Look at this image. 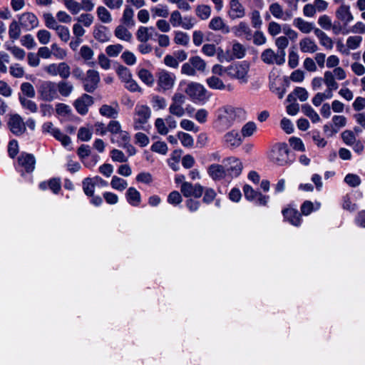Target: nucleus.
<instances>
[{"label":"nucleus","mask_w":365,"mask_h":365,"mask_svg":"<svg viewBox=\"0 0 365 365\" xmlns=\"http://www.w3.org/2000/svg\"><path fill=\"white\" fill-rule=\"evenodd\" d=\"M245 114V110L241 108H235L231 106L221 107L215 112L213 127L219 132L225 131L233 125L237 118Z\"/></svg>","instance_id":"obj_1"},{"label":"nucleus","mask_w":365,"mask_h":365,"mask_svg":"<svg viewBox=\"0 0 365 365\" xmlns=\"http://www.w3.org/2000/svg\"><path fill=\"white\" fill-rule=\"evenodd\" d=\"M269 160L275 165L284 166L290 163L289 158V148L285 143H279L274 145L269 155Z\"/></svg>","instance_id":"obj_2"},{"label":"nucleus","mask_w":365,"mask_h":365,"mask_svg":"<svg viewBox=\"0 0 365 365\" xmlns=\"http://www.w3.org/2000/svg\"><path fill=\"white\" fill-rule=\"evenodd\" d=\"M207 64L199 56H192L189 58L188 62L182 64L181 67V73L188 76H195L197 71L204 73L206 71Z\"/></svg>","instance_id":"obj_3"},{"label":"nucleus","mask_w":365,"mask_h":365,"mask_svg":"<svg viewBox=\"0 0 365 365\" xmlns=\"http://www.w3.org/2000/svg\"><path fill=\"white\" fill-rule=\"evenodd\" d=\"M250 66L245 61L232 63L228 66L227 76L237 80L241 83L248 82Z\"/></svg>","instance_id":"obj_4"},{"label":"nucleus","mask_w":365,"mask_h":365,"mask_svg":"<svg viewBox=\"0 0 365 365\" xmlns=\"http://www.w3.org/2000/svg\"><path fill=\"white\" fill-rule=\"evenodd\" d=\"M38 94L40 100L51 102L59 98L56 90V82L51 81H43L38 87Z\"/></svg>","instance_id":"obj_5"},{"label":"nucleus","mask_w":365,"mask_h":365,"mask_svg":"<svg viewBox=\"0 0 365 365\" xmlns=\"http://www.w3.org/2000/svg\"><path fill=\"white\" fill-rule=\"evenodd\" d=\"M151 116V110L146 105H137L134 110L133 128L135 130L144 129Z\"/></svg>","instance_id":"obj_6"},{"label":"nucleus","mask_w":365,"mask_h":365,"mask_svg":"<svg viewBox=\"0 0 365 365\" xmlns=\"http://www.w3.org/2000/svg\"><path fill=\"white\" fill-rule=\"evenodd\" d=\"M36 166V158L33 154L23 152L17 158L16 169L24 175V173H31Z\"/></svg>","instance_id":"obj_7"},{"label":"nucleus","mask_w":365,"mask_h":365,"mask_svg":"<svg viewBox=\"0 0 365 365\" xmlns=\"http://www.w3.org/2000/svg\"><path fill=\"white\" fill-rule=\"evenodd\" d=\"M185 93L193 101H205L209 98L207 91L203 85L197 82H190L187 84Z\"/></svg>","instance_id":"obj_8"},{"label":"nucleus","mask_w":365,"mask_h":365,"mask_svg":"<svg viewBox=\"0 0 365 365\" xmlns=\"http://www.w3.org/2000/svg\"><path fill=\"white\" fill-rule=\"evenodd\" d=\"M317 23L322 29L326 31L331 30L333 34L335 35L340 34H347L349 33V31L348 29H345L344 26H341L340 23H336V21L332 23L331 17L326 14L320 16L318 19Z\"/></svg>","instance_id":"obj_9"},{"label":"nucleus","mask_w":365,"mask_h":365,"mask_svg":"<svg viewBox=\"0 0 365 365\" xmlns=\"http://www.w3.org/2000/svg\"><path fill=\"white\" fill-rule=\"evenodd\" d=\"M113 143H117L119 147L126 150L130 156L136 153L135 148L130 143V136L128 132L122 130L110 139Z\"/></svg>","instance_id":"obj_10"},{"label":"nucleus","mask_w":365,"mask_h":365,"mask_svg":"<svg viewBox=\"0 0 365 365\" xmlns=\"http://www.w3.org/2000/svg\"><path fill=\"white\" fill-rule=\"evenodd\" d=\"M186 97L181 93H175L171 98V103L169 106L170 114L175 115L178 118L182 117L185 110L183 108V104L185 103Z\"/></svg>","instance_id":"obj_11"},{"label":"nucleus","mask_w":365,"mask_h":365,"mask_svg":"<svg viewBox=\"0 0 365 365\" xmlns=\"http://www.w3.org/2000/svg\"><path fill=\"white\" fill-rule=\"evenodd\" d=\"M159 90L163 92L171 90L175 83L176 76L166 70H160L157 74Z\"/></svg>","instance_id":"obj_12"},{"label":"nucleus","mask_w":365,"mask_h":365,"mask_svg":"<svg viewBox=\"0 0 365 365\" xmlns=\"http://www.w3.org/2000/svg\"><path fill=\"white\" fill-rule=\"evenodd\" d=\"M336 23H340L345 29L347 26L354 21V16L351 11L350 6L346 4H341L335 11Z\"/></svg>","instance_id":"obj_13"},{"label":"nucleus","mask_w":365,"mask_h":365,"mask_svg":"<svg viewBox=\"0 0 365 365\" xmlns=\"http://www.w3.org/2000/svg\"><path fill=\"white\" fill-rule=\"evenodd\" d=\"M261 60L268 65L277 64L281 66L285 62V57L279 52L275 53L272 48H266L260 56Z\"/></svg>","instance_id":"obj_14"},{"label":"nucleus","mask_w":365,"mask_h":365,"mask_svg":"<svg viewBox=\"0 0 365 365\" xmlns=\"http://www.w3.org/2000/svg\"><path fill=\"white\" fill-rule=\"evenodd\" d=\"M99 82V73L96 70L89 69L83 81V88L88 93H93L97 88Z\"/></svg>","instance_id":"obj_15"},{"label":"nucleus","mask_w":365,"mask_h":365,"mask_svg":"<svg viewBox=\"0 0 365 365\" xmlns=\"http://www.w3.org/2000/svg\"><path fill=\"white\" fill-rule=\"evenodd\" d=\"M180 192L185 197L199 198L204 192V187L199 183L192 184L189 182H183L180 186Z\"/></svg>","instance_id":"obj_16"},{"label":"nucleus","mask_w":365,"mask_h":365,"mask_svg":"<svg viewBox=\"0 0 365 365\" xmlns=\"http://www.w3.org/2000/svg\"><path fill=\"white\" fill-rule=\"evenodd\" d=\"M8 127L10 131L17 136L24 134L26 130V123L19 114H14L9 117Z\"/></svg>","instance_id":"obj_17"},{"label":"nucleus","mask_w":365,"mask_h":365,"mask_svg":"<svg viewBox=\"0 0 365 365\" xmlns=\"http://www.w3.org/2000/svg\"><path fill=\"white\" fill-rule=\"evenodd\" d=\"M222 143L225 146L232 150L241 145L242 138L237 130H231L223 135Z\"/></svg>","instance_id":"obj_18"},{"label":"nucleus","mask_w":365,"mask_h":365,"mask_svg":"<svg viewBox=\"0 0 365 365\" xmlns=\"http://www.w3.org/2000/svg\"><path fill=\"white\" fill-rule=\"evenodd\" d=\"M226 171L232 177H238L242 170V162L235 157H229L223 160Z\"/></svg>","instance_id":"obj_19"},{"label":"nucleus","mask_w":365,"mask_h":365,"mask_svg":"<svg viewBox=\"0 0 365 365\" xmlns=\"http://www.w3.org/2000/svg\"><path fill=\"white\" fill-rule=\"evenodd\" d=\"M230 32L237 38H244L246 40H251L252 31L249 24L245 21H240L230 29Z\"/></svg>","instance_id":"obj_20"},{"label":"nucleus","mask_w":365,"mask_h":365,"mask_svg":"<svg viewBox=\"0 0 365 365\" xmlns=\"http://www.w3.org/2000/svg\"><path fill=\"white\" fill-rule=\"evenodd\" d=\"M19 22L21 28L26 31H30L37 27L38 19L36 16L31 12H24L19 16Z\"/></svg>","instance_id":"obj_21"},{"label":"nucleus","mask_w":365,"mask_h":365,"mask_svg":"<svg viewBox=\"0 0 365 365\" xmlns=\"http://www.w3.org/2000/svg\"><path fill=\"white\" fill-rule=\"evenodd\" d=\"M227 14L232 20L242 19L246 14L245 8L239 0H230Z\"/></svg>","instance_id":"obj_22"},{"label":"nucleus","mask_w":365,"mask_h":365,"mask_svg":"<svg viewBox=\"0 0 365 365\" xmlns=\"http://www.w3.org/2000/svg\"><path fill=\"white\" fill-rule=\"evenodd\" d=\"M93 103V98L88 94H83L74 102V106L77 112L81 115H86L88 108Z\"/></svg>","instance_id":"obj_23"},{"label":"nucleus","mask_w":365,"mask_h":365,"mask_svg":"<svg viewBox=\"0 0 365 365\" xmlns=\"http://www.w3.org/2000/svg\"><path fill=\"white\" fill-rule=\"evenodd\" d=\"M120 106L118 102L114 101L111 104H103L99 108L100 114L107 118L115 119L118 117Z\"/></svg>","instance_id":"obj_24"},{"label":"nucleus","mask_w":365,"mask_h":365,"mask_svg":"<svg viewBox=\"0 0 365 365\" xmlns=\"http://www.w3.org/2000/svg\"><path fill=\"white\" fill-rule=\"evenodd\" d=\"M284 217L290 224L294 226L299 227L302 224L301 214L299 211L293 207H287L282 210Z\"/></svg>","instance_id":"obj_25"},{"label":"nucleus","mask_w":365,"mask_h":365,"mask_svg":"<svg viewBox=\"0 0 365 365\" xmlns=\"http://www.w3.org/2000/svg\"><path fill=\"white\" fill-rule=\"evenodd\" d=\"M270 14L277 19L287 21L292 19V14L290 12L283 11L282 6L277 2L272 3L269 6Z\"/></svg>","instance_id":"obj_26"},{"label":"nucleus","mask_w":365,"mask_h":365,"mask_svg":"<svg viewBox=\"0 0 365 365\" xmlns=\"http://www.w3.org/2000/svg\"><path fill=\"white\" fill-rule=\"evenodd\" d=\"M93 35L96 41L101 43L108 41L110 36L109 29L101 24H97L94 26Z\"/></svg>","instance_id":"obj_27"},{"label":"nucleus","mask_w":365,"mask_h":365,"mask_svg":"<svg viewBox=\"0 0 365 365\" xmlns=\"http://www.w3.org/2000/svg\"><path fill=\"white\" fill-rule=\"evenodd\" d=\"M209 29L213 31H221L224 34L230 32V28L227 26L224 20L220 16L212 18L209 23Z\"/></svg>","instance_id":"obj_28"},{"label":"nucleus","mask_w":365,"mask_h":365,"mask_svg":"<svg viewBox=\"0 0 365 365\" xmlns=\"http://www.w3.org/2000/svg\"><path fill=\"white\" fill-rule=\"evenodd\" d=\"M207 173L213 180H218L225 178L226 170L222 165L212 164L208 167Z\"/></svg>","instance_id":"obj_29"},{"label":"nucleus","mask_w":365,"mask_h":365,"mask_svg":"<svg viewBox=\"0 0 365 365\" xmlns=\"http://www.w3.org/2000/svg\"><path fill=\"white\" fill-rule=\"evenodd\" d=\"M300 50L303 53H314L318 50V46L316 42L309 37H305L300 40L299 43Z\"/></svg>","instance_id":"obj_30"},{"label":"nucleus","mask_w":365,"mask_h":365,"mask_svg":"<svg viewBox=\"0 0 365 365\" xmlns=\"http://www.w3.org/2000/svg\"><path fill=\"white\" fill-rule=\"evenodd\" d=\"M125 197L128 202L134 207H138L141 202L140 193L133 187H129L125 193Z\"/></svg>","instance_id":"obj_31"},{"label":"nucleus","mask_w":365,"mask_h":365,"mask_svg":"<svg viewBox=\"0 0 365 365\" xmlns=\"http://www.w3.org/2000/svg\"><path fill=\"white\" fill-rule=\"evenodd\" d=\"M56 86L58 94L63 97L69 96L73 91V86L69 81H61L56 83Z\"/></svg>","instance_id":"obj_32"},{"label":"nucleus","mask_w":365,"mask_h":365,"mask_svg":"<svg viewBox=\"0 0 365 365\" xmlns=\"http://www.w3.org/2000/svg\"><path fill=\"white\" fill-rule=\"evenodd\" d=\"M120 22L127 27H133L135 22L134 20V11L130 6H126L123 11Z\"/></svg>","instance_id":"obj_33"},{"label":"nucleus","mask_w":365,"mask_h":365,"mask_svg":"<svg viewBox=\"0 0 365 365\" xmlns=\"http://www.w3.org/2000/svg\"><path fill=\"white\" fill-rule=\"evenodd\" d=\"M115 36L122 41L130 42L133 38L132 34L127 26L123 24L118 25L114 31Z\"/></svg>","instance_id":"obj_34"},{"label":"nucleus","mask_w":365,"mask_h":365,"mask_svg":"<svg viewBox=\"0 0 365 365\" xmlns=\"http://www.w3.org/2000/svg\"><path fill=\"white\" fill-rule=\"evenodd\" d=\"M324 83L326 85L327 90L333 93L339 88V84L336 81V78L331 71H327L324 73Z\"/></svg>","instance_id":"obj_35"},{"label":"nucleus","mask_w":365,"mask_h":365,"mask_svg":"<svg viewBox=\"0 0 365 365\" xmlns=\"http://www.w3.org/2000/svg\"><path fill=\"white\" fill-rule=\"evenodd\" d=\"M293 25L304 34H309L314 29L312 23L306 21L302 18L294 19Z\"/></svg>","instance_id":"obj_36"},{"label":"nucleus","mask_w":365,"mask_h":365,"mask_svg":"<svg viewBox=\"0 0 365 365\" xmlns=\"http://www.w3.org/2000/svg\"><path fill=\"white\" fill-rule=\"evenodd\" d=\"M245 54H246L245 47L242 43H240L237 41H235L232 46V48L230 50L231 58L241 59L245 56Z\"/></svg>","instance_id":"obj_37"},{"label":"nucleus","mask_w":365,"mask_h":365,"mask_svg":"<svg viewBox=\"0 0 365 365\" xmlns=\"http://www.w3.org/2000/svg\"><path fill=\"white\" fill-rule=\"evenodd\" d=\"M302 113L307 116L313 123H317L320 121L319 114L314 110V108L309 104H304L302 106Z\"/></svg>","instance_id":"obj_38"},{"label":"nucleus","mask_w":365,"mask_h":365,"mask_svg":"<svg viewBox=\"0 0 365 365\" xmlns=\"http://www.w3.org/2000/svg\"><path fill=\"white\" fill-rule=\"evenodd\" d=\"M96 14L98 20L103 24H110L113 20L110 11L103 6H100L97 8Z\"/></svg>","instance_id":"obj_39"},{"label":"nucleus","mask_w":365,"mask_h":365,"mask_svg":"<svg viewBox=\"0 0 365 365\" xmlns=\"http://www.w3.org/2000/svg\"><path fill=\"white\" fill-rule=\"evenodd\" d=\"M206 83L207 86L212 89L225 90L227 88L223 81L215 76H212L207 78L206 79Z\"/></svg>","instance_id":"obj_40"},{"label":"nucleus","mask_w":365,"mask_h":365,"mask_svg":"<svg viewBox=\"0 0 365 365\" xmlns=\"http://www.w3.org/2000/svg\"><path fill=\"white\" fill-rule=\"evenodd\" d=\"M173 41L178 45L187 46L190 43V36L187 33L175 31H174Z\"/></svg>","instance_id":"obj_41"},{"label":"nucleus","mask_w":365,"mask_h":365,"mask_svg":"<svg viewBox=\"0 0 365 365\" xmlns=\"http://www.w3.org/2000/svg\"><path fill=\"white\" fill-rule=\"evenodd\" d=\"M321 204L316 202L315 204L309 200H306L303 202L301 206V212L302 215L307 216L314 210H317L320 208Z\"/></svg>","instance_id":"obj_42"},{"label":"nucleus","mask_w":365,"mask_h":365,"mask_svg":"<svg viewBox=\"0 0 365 365\" xmlns=\"http://www.w3.org/2000/svg\"><path fill=\"white\" fill-rule=\"evenodd\" d=\"M333 97V93L327 90L324 92H318L312 98V103L315 106H319L322 103L326 100L331 99Z\"/></svg>","instance_id":"obj_43"},{"label":"nucleus","mask_w":365,"mask_h":365,"mask_svg":"<svg viewBox=\"0 0 365 365\" xmlns=\"http://www.w3.org/2000/svg\"><path fill=\"white\" fill-rule=\"evenodd\" d=\"M149 30H153V27L140 26L136 31V38L139 42L148 41L151 38Z\"/></svg>","instance_id":"obj_44"},{"label":"nucleus","mask_w":365,"mask_h":365,"mask_svg":"<svg viewBox=\"0 0 365 365\" xmlns=\"http://www.w3.org/2000/svg\"><path fill=\"white\" fill-rule=\"evenodd\" d=\"M152 107L155 110H163L167 106V101L164 97L153 95L150 99Z\"/></svg>","instance_id":"obj_45"},{"label":"nucleus","mask_w":365,"mask_h":365,"mask_svg":"<svg viewBox=\"0 0 365 365\" xmlns=\"http://www.w3.org/2000/svg\"><path fill=\"white\" fill-rule=\"evenodd\" d=\"M153 18H167L169 15L168 7L166 5L159 4L150 9Z\"/></svg>","instance_id":"obj_46"},{"label":"nucleus","mask_w":365,"mask_h":365,"mask_svg":"<svg viewBox=\"0 0 365 365\" xmlns=\"http://www.w3.org/2000/svg\"><path fill=\"white\" fill-rule=\"evenodd\" d=\"M19 101H20L21 106L24 109H26L33 113L37 112V110H38L37 104L34 101H33L24 96H22L21 95H19Z\"/></svg>","instance_id":"obj_47"},{"label":"nucleus","mask_w":365,"mask_h":365,"mask_svg":"<svg viewBox=\"0 0 365 365\" xmlns=\"http://www.w3.org/2000/svg\"><path fill=\"white\" fill-rule=\"evenodd\" d=\"M83 190L87 196H93L96 184L92 178H86L82 182Z\"/></svg>","instance_id":"obj_48"},{"label":"nucleus","mask_w":365,"mask_h":365,"mask_svg":"<svg viewBox=\"0 0 365 365\" xmlns=\"http://www.w3.org/2000/svg\"><path fill=\"white\" fill-rule=\"evenodd\" d=\"M196 15L202 20L207 19L211 14V8L207 5H198L195 9Z\"/></svg>","instance_id":"obj_49"},{"label":"nucleus","mask_w":365,"mask_h":365,"mask_svg":"<svg viewBox=\"0 0 365 365\" xmlns=\"http://www.w3.org/2000/svg\"><path fill=\"white\" fill-rule=\"evenodd\" d=\"M21 26L19 22L14 20L9 25V35L10 38L16 40L19 38L21 34Z\"/></svg>","instance_id":"obj_50"},{"label":"nucleus","mask_w":365,"mask_h":365,"mask_svg":"<svg viewBox=\"0 0 365 365\" xmlns=\"http://www.w3.org/2000/svg\"><path fill=\"white\" fill-rule=\"evenodd\" d=\"M110 185L116 190L123 191L127 187L128 182L125 180L115 175L112 178Z\"/></svg>","instance_id":"obj_51"},{"label":"nucleus","mask_w":365,"mask_h":365,"mask_svg":"<svg viewBox=\"0 0 365 365\" xmlns=\"http://www.w3.org/2000/svg\"><path fill=\"white\" fill-rule=\"evenodd\" d=\"M21 91L24 97L32 98L36 96V91L33 85L29 82H24L21 84Z\"/></svg>","instance_id":"obj_52"},{"label":"nucleus","mask_w":365,"mask_h":365,"mask_svg":"<svg viewBox=\"0 0 365 365\" xmlns=\"http://www.w3.org/2000/svg\"><path fill=\"white\" fill-rule=\"evenodd\" d=\"M66 8L73 15L78 14L81 11L80 3L75 0H62Z\"/></svg>","instance_id":"obj_53"},{"label":"nucleus","mask_w":365,"mask_h":365,"mask_svg":"<svg viewBox=\"0 0 365 365\" xmlns=\"http://www.w3.org/2000/svg\"><path fill=\"white\" fill-rule=\"evenodd\" d=\"M76 20L81 25L85 27H90L93 23L94 17L91 14L83 13Z\"/></svg>","instance_id":"obj_54"},{"label":"nucleus","mask_w":365,"mask_h":365,"mask_svg":"<svg viewBox=\"0 0 365 365\" xmlns=\"http://www.w3.org/2000/svg\"><path fill=\"white\" fill-rule=\"evenodd\" d=\"M275 45L277 47V51L283 54V56L285 57V49L287 48L289 45L288 38L284 36H282L277 38L275 39Z\"/></svg>","instance_id":"obj_55"},{"label":"nucleus","mask_w":365,"mask_h":365,"mask_svg":"<svg viewBox=\"0 0 365 365\" xmlns=\"http://www.w3.org/2000/svg\"><path fill=\"white\" fill-rule=\"evenodd\" d=\"M257 130V125L255 123L252 121H250L247 123H245L242 129H241V134L242 137L247 138L252 135Z\"/></svg>","instance_id":"obj_56"},{"label":"nucleus","mask_w":365,"mask_h":365,"mask_svg":"<svg viewBox=\"0 0 365 365\" xmlns=\"http://www.w3.org/2000/svg\"><path fill=\"white\" fill-rule=\"evenodd\" d=\"M138 77L142 81L149 86H151L154 82L153 76L148 70L145 68H141L138 71Z\"/></svg>","instance_id":"obj_57"},{"label":"nucleus","mask_w":365,"mask_h":365,"mask_svg":"<svg viewBox=\"0 0 365 365\" xmlns=\"http://www.w3.org/2000/svg\"><path fill=\"white\" fill-rule=\"evenodd\" d=\"M55 31L62 41L68 42L69 41L71 35L68 27L59 25Z\"/></svg>","instance_id":"obj_58"},{"label":"nucleus","mask_w":365,"mask_h":365,"mask_svg":"<svg viewBox=\"0 0 365 365\" xmlns=\"http://www.w3.org/2000/svg\"><path fill=\"white\" fill-rule=\"evenodd\" d=\"M362 37L360 36H351L346 39V46L349 49L355 50L360 46Z\"/></svg>","instance_id":"obj_59"},{"label":"nucleus","mask_w":365,"mask_h":365,"mask_svg":"<svg viewBox=\"0 0 365 365\" xmlns=\"http://www.w3.org/2000/svg\"><path fill=\"white\" fill-rule=\"evenodd\" d=\"M116 72L118 77L123 83H125L126 81H128L132 78L130 71L123 66H118Z\"/></svg>","instance_id":"obj_60"},{"label":"nucleus","mask_w":365,"mask_h":365,"mask_svg":"<svg viewBox=\"0 0 365 365\" xmlns=\"http://www.w3.org/2000/svg\"><path fill=\"white\" fill-rule=\"evenodd\" d=\"M178 138L183 146L187 148H191L193 146L194 140L190 134L183 132H179L178 133Z\"/></svg>","instance_id":"obj_61"},{"label":"nucleus","mask_w":365,"mask_h":365,"mask_svg":"<svg viewBox=\"0 0 365 365\" xmlns=\"http://www.w3.org/2000/svg\"><path fill=\"white\" fill-rule=\"evenodd\" d=\"M51 48L52 55L57 59L63 60L67 56L66 51L58 46L56 43H53L51 46Z\"/></svg>","instance_id":"obj_62"},{"label":"nucleus","mask_w":365,"mask_h":365,"mask_svg":"<svg viewBox=\"0 0 365 365\" xmlns=\"http://www.w3.org/2000/svg\"><path fill=\"white\" fill-rule=\"evenodd\" d=\"M250 20L251 24L253 28L255 29H260L262 25V20L261 18V15L259 11L253 10L250 13Z\"/></svg>","instance_id":"obj_63"},{"label":"nucleus","mask_w":365,"mask_h":365,"mask_svg":"<svg viewBox=\"0 0 365 365\" xmlns=\"http://www.w3.org/2000/svg\"><path fill=\"white\" fill-rule=\"evenodd\" d=\"M123 46L120 43L109 45L106 48V52L110 57H116L123 51Z\"/></svg>","instance_id":"obj_64"}]
</instances>
